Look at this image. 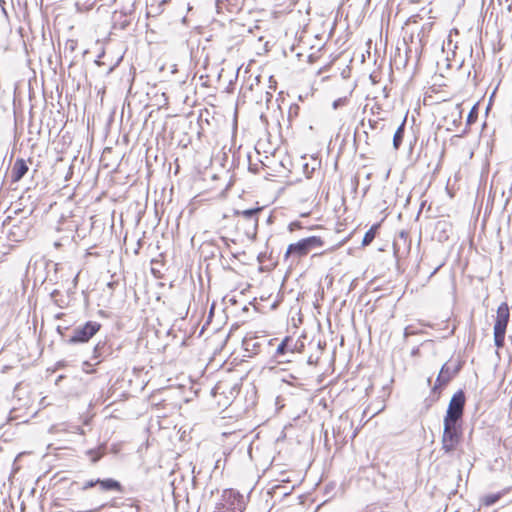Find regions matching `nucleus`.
<instances>
[{
  "label": "nucleus",
  "instance_id": "nucleus-7",
  "mask_svg": "<svg viewBox=\"0 0 512 512\" xmlns=\"http://www.w3.org/2000/svg\"><path fill=\"white\" fill-rule=\"evenodd\" d=\"M102 490H119L120 484L113 479L97 480Z\"/></svg>",
  "mask_w": 512,
  "mask_h": 512
},
{
  "label": "nucleus",
  "instance_id": "nucleus-5",
  "mask_svg": "<svg viewBox=\"0 0 512 512\" xmlns=\"http://www.w3.org/2000/svg\"><path fill=\"white\" fill-rule=\"evenodd\" d=\"M509 308L507 303H502L497 309V316L494 325L495 331L506 332L508 320H509Z\"/></svg>",
  "mask_w": 512,
  "mask_h": 512
},
{
  "label": "nucleus",
  "instance_id": "nucleus-19",
  "mask_svg": "<svg viewBox=\"0 0 512 512\" xmlns=\"http://www.w3.org/2000/svg\"><path fill=\"white\" fill-rule=\"evenodd\" d=\"M468 153H469V158H471L473 156V152L469 150Z\"/></svg>",
  "mask_w": 512,
  "mask_h": 512
},
{
  "label": "nucleus",
  "instance_id": "nucleus-12",
  "mask_svg": "<svg viewBox=\"0 0 512 512\" xmlns=\"http://www.w3.org/2000/svg\"><path fill=\"white\" fill-rule=\"evenodd\" d=\"M505 332L494 330V342L495 345L500 348L504 345Z\"/></svg>",
  "mask_w": 512,
  "mask_h": 512
},
{
  "label": "nucleus",
  "instance_id": "nucleus-18",
  "mask_svg": "<svg viewBox=\"0 0 512 512\" xmlns=\"http://www.w3.org/2000/svg\"><path fill=\"white\" fill-rule=\"evenodd\" d=\"M285 350V343H281L278 348H277V352L279 353H283Z\"/></svg>",
  "mask_w": 512,
  "mask_h": 512
},
{
  "label": "nucleus",
  "instance_id": "nucleus-17",
  "mask_svg": "<svg viewBox=\"0 0 512 512\" xmlns=\"http://www.w3.org/2000/svg\"><path fill=\"white\" fill-rule=\"evenodd\" d=\"M96 484H97V483H96V482H94V481H89V482H87V483L85 484L84 489H87V488L93 487V486H95Z\"/></svg>",
  "mask_w": 512,
  "mask_h": 512
},
{
  "label": "nucleus",
  "instance_id": "nucleus-2",
  "mask_svg": "<svg viewBox=\"0 0 512 512\" xmlns=\"http://www.w3.org/2000/svg\"><path fill=\"white\" fill-rule=\"evenodd\" d=\"M461 432L457 424L444 422L442 449L445 453L454 451L460 442Z\"/></svg>",
  "mask_w": 512,
  "mask_h": 512
},
{
  "label": "nucleus",
  "instance_id": "nucleus-13",
  "mask_svg": "<svg viewBox=\"0 0 512 512\" xmlns=\"http://www.w3.org/2000/svg\"><path fill=\"white\" fill-rule=\"evenodd\" d=\"M260 211L259 208L257 209H247V210H243V211H236L235 214L236 215H241L247 219H250V218H253L258 212Z\"/></svg>",
  "mask_w": 512,
  "mask_h": 512
},
{
  "label": "nucleus",
  "instance_id": "nucleus-15",
  "mask_svg": "<svg viewBox=\"0 0 512 512\" xmlns=\"http://www.w3.org/2000/svg\"><path fill=\"white\" fill-rule=\"evenodd\" d=\"M82 369L85 373H92L94 370L92 369V364L88 361H85L82 365Z\"/></svg>",
  "mask_w": 512,
  "mask_h": 512
},
{
  "label": "nucleus",
  "instance_id": "nucleus-9",
  "mask_svg": "<svg viewBox=\"0 0 512 512\" xmlns=\"http://www.w3.org/2000/svg\"><path fill=\"white\" fill-rule=\"evenodd\" d=\"M403 134H404V123L401 124L398 129L396 130L395 134H394V137H393V146L395 149H398L401 142H402V139H403Z\"/></svg>",
  "mask_w": 512,
  "mask_h": 512
},
{
  "label": "nucleus",
  "instance_id": "nucleus-10",
  "mask_svg": "<svg viewBox=\"0 0 512 512\" xmlns=\"http://www.w3.org/2000/svg\"><path fill=\"white\" fill-rule=\"evenodd\" d=\"M377 226H372L364 235L362 245H369L375 238Z\"/></svg>",
  "mask_w": 512,
  "mask_h": 512
},
{
  "label": "nucleus",
  "instance_id": "nucleus-3",
  "mask_svg": "<svg viewBox=\"0 0 512 512\" xmlns=\"http://www.w3.org/2000/svg\"><path fill=\"white\" fill-rule=\"evenodd\" d=\"M464 404V393L462 391L455 393L449 402L444 422L457 424V421L461 418L463 414Z\"/></svg>",
  "mask_w": 512,
  "mask_h": 512
},
{
  "label": "nucleus",
  "instance_id": "nucleus-14",
  "mask_svg": "<svg viewBox=\"0 0 512 512\" xmlns=\"http://www.w3.org/2000/svg\"><path fill=\"white\" fill-rule=\"evenodd\" d=\"M348 104V97H340L338 99H336L335 101H333L332 103V108L334 110H337L338 108L340 107H344Z\"/></svg>",
  "mask_w": 512,
  "mask_h": 512
},
{
  "label": "nucleus",
  "instance_id": "nucleus-6",
  "mask_svg": "<svg viewBox=\"0 0 512 512\" xmlns=\"http://www.w3.org/2000/svg\"><path fill=\"white\" fill-rule=\"evenodd\" d=\"M28 171V167L24 160L19 159L14 163L12 169V178L14 181H19Z\"/></svg>",
  "mask_w": 512,
  "mask_h": 512
},
{
  "label": "nucleus",
  "instance_id": "nucleus-16",
  "mask_svg": "<svg viewBox=\"0 0 512 512\" xmlns=\"http://www.w3.org/2000/svg\"><path fill=\"white\" fill-rule=\"evenodd\" d=\"M88 453L93 455L92 462H97L99 460L100 455H94V451L93 450H90Z\"/></svg>",
  "mask_w": 512,
  "mask_h": 512
},
{
  "label": "nucleus",
  "instance_id": "nucleus-4",
  "mask_svg": "<svg viewBox=\"0 0 512 512\" xmlns=\"http://www.w3.org/2000/svg\"><path fill=\"white\" fill-rule=\"evenodd\" d=\"M100 329V324L97 322L89 321L85 325L77 327L73 336L70 339L71 343L87 342L92 338Z\"/></svg>",
  "mask_w": 512,
  "mask_h": 512
},
{
  "label": "nucleus",
  "instance_id": "nucleus-1",
  "mask_svg": "<svg viewBox=\"0 0 512 512\" xmlns=\"http://www.w3.org/2000/svg\"><path fill=\"white\" fill-rule=\"evenodd\" d=\"M323 242L319 237L312 236L298 241L297 243L290 244L287 248L285 257L301 258L308 254L314 247L322 246Z\"/></svg>",
  "mask_w": 512,
  "mask_h": 512
},
{
  "label": "nucleus",
  "instance_id": "nucleus-11",
  "mask_svg": "<svg viewBox=\"0 0 512 512\" xmlns=\"http://www.w3.org/2000/svg\"><path fill=\"white\" fill-rule=\"evenodd\" d=\"M500 496L498 494L486 495L482 498V504L485 506H490L496 503L499 500Z\"/></svg>",
  "mask_w": 512,
  "mask_h": 512
},
{
  "label": "nucleus",
  "instance_id": "nucleus-8",
  "mask_svg": "<svg viewBox=\"0 0 512 512\" xmlns=\"http://www.w3.org/2000/svg\"><path fill=\"white\" fill-rule=\"evenodd\" d=\"M451 377L452 375L449 373L448 368L444 365L437 377V383L439 386L445 385L450 381Z\"/></svg>",
  "mask_w": 512,
  "mask_h": 512
}]
</instances>
